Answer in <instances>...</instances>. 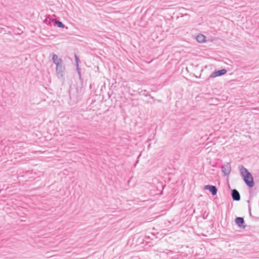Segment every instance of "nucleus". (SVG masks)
I'll return each instance as SVG.
<instances>
[{
  "label": "nucleus",
  "instance_id": "11",
  "mask_svg": "<svg viewBox=\"0 0 259 259\" xmlns=\"http://www.w3.org/2000/svg\"><path fill=\"white\" fill-rule=\"evenodd\" d=\"M140 94L142 95L145 97H149L153 100V102H150V104H153L154 103L155 100V98L153 96H152L150 94H149L148 93H147L146 90L141 91Z\"/></svg>",
  "mask_w": 259,
  "mask_h": 259
},
{
  "label": "nucleus",
  "instance_id": "5",
  "mask_svg": "<svg viewBox=\"0 0 259 259\" xmlns=\"http://www.w3.org/2000/svg\"><path fill=\"white\" fill-rule=\"evenodd\" d=\"M227 71L225 69L214 70L210 75L209 77L214 78L218 76H221L227 73Z\"/></svg>",
  "mask_w": 259,
  "mask_h": 259
},
{
  "label": "nucleus",
  "instance_id": "7",
  "mask_svg": "<svg viewBox=\"0 0 259 259\" xmlns=\"http://www.w3.org/2000/svg\"><path fill=\"white\" fill-rule=\"evenodd\" d=\"M231 195L233 201H239L240 200V195L237 190L235 189L231 190Z\"/></svg>",
  "mask_w": 259,
  "mask_h": 259
},
{
  "label": "nucleus",
  "instance_id": "1",
  "mask_svg": "<svg viewBox=\"0 0 259 259\" xmlns=\"http://www.w3.org/2000/svg\"><path fill=\"white\" fill-rule=\"evenodd\" d=\"M52 60L54 64L56 65V73L59 79L64 78L65 74V67L63 61L61 58H58V56L53 54Z\"/></svg>",
  "mask_w": 259,
  "mask_h": 259
},
{
  "label": "nucleus",
  "instance_id": "12",
  "mask_svg": "<svg viewBox=\"0 0 259 259\" xmlns=\"http://www.w3.org/2000/svg\"><path fill=\"white\" fill-rule=\"evenodd\" d=\"M75 61L76 62V65H79V62H80V60H79V57L76 55H75Z\"/></svg>",
  "mask_w": 259,
  "mask_h": 259
},
{
  "label": "nucleus",
  "instance_id": "14",
  "mask_svg": "<svg viewBox=\"0 0 259 259\" xmlns=\"http://www.w3.org/2000/svg\"><path fill=\"white\" fill-rule=\"evenodd\" d=\"M77 72H81V69L79 67V65H76Z\"/></svg>",
  "mask_w": 259,
  "mask_h": 259
},
{
  "label": "nucleus",
  "instance_id": "6",
  "mask_svg": "<svg viewBox=\"0 0 259 259\" xmlns=\"http://www.w3.org/2000/svg\"><path fill=\"white\" fill-rule=\"evenodd\" d=\"M235 224L237 226L241 229H245L246 226L244 225V220L242 217H236L234 221Z\"/></svg>",
  "mask_w": 259,
  "mask_h": 259
},
{
  "label": "nucleus",
  "instance_id": "4",
  "mask_svg": "<svg viewBox=\"0 0 259 259\" xmlns=\"http://www.w3.org/2000/svg\"><path fill=\"white\" fill-rule=\"evenodd\" d=\"M221 168L224 176H228L231 172V168L230 163L229 162H227L226 164L223 165L221 166Z\"/></svg>",
  "mask_w": 259,
  "mask_h": 259
},
{
  "label": "nucleus",
  "instance_id": "17",
  "mask_svg": "<svg viewBox=\"0 0 259 259\" xmlns=\"http://www.w3.org/2000/svg\"><path fill=\"white\" fill-rule=\"evenodd\" d=\"M247 202L249 203L250 202L249 200H248Z\"/></svg>",
  "mask_w": 259,
  "mask_h": 259
},
{
  "label": "nucleus",
  "instance_id": "10",
  "mask_svg": "<svg viewBox=\"0 0 259 259\" xmlns=\"http://www.w3.org/2000/svg\"><path fill=\"white\" fill-rule=\"evenodd\" d=\"M196 40L200 43H203L206 41V37L202 34H199L196 37Z\"/></svg>",
  "mask_w": 259,
  "mask_h": 259
},
{
  "label": "nucleus",
  "instance_id": "9",
  "mask_svg": "<svg viewBox=\"0 0 259 259\" xmlns=\"http://www.w3.org/2000/svg\"><path fill=\"white\" fill-rule=\"evenodd\" d=\"M204 189L209 190V191L211 193V194L213 196H214V195H217V194L218 189H217L216 186H215L209 185H205L204 186Z\"/></svg>",
  "mask_w": 259,
  "mask_h": 259
},
{
  "label": "nucleus",
  "instance_id": "15",
  "mask_svg": "<svg viewBox=\"0 0 259 259\" xmlns=\"http://www.w3.org/2000/svg\"><path fill=\"white\" fill-rule=\"evenodd\" d=\"M248 210L249 212L250 216H251V206L250 205H248Z\"/></svg>",
  "mask_w": 259,
  "mask_h": 259
},
{
  "label": "nucleus",
  "instance_id": "2",
  "mask_svg": "<svg viewBox=\"0 0 259 259\" xmlns=\"http://www.w3.org/2000/svg\"><path fill=\"white\" fill-rule=\"evenodd\" d=\"M238 168L240 175L246 186L250 188L253 187L254 182L252 174L243 165H239Z\"/></svg>",
  "mask_w": 259,
  "mask_h": 259
},
{
  "label": "nucleus",
  "instance_id": "16",
  "mask_svg": "<svg viewBox=\"0 0 259 259\" xmlns=\"http://www.w3.org/2000/svg\"><path fill=\"white\" fill-rule=\"evenodd\" d=\"M150 102H153V101H151V102H147V103H150Z\"/></svg>",
  "mask_w": 259,
  "mask_h": 259
},
{
  "label": "nucleus",
  "instance_id": "13",
  "mask_svg": "<svg viewBox=\"0 0 259 259\" xmlns=\"http://www.w3.org/2000/svg\"><path fill=\"white\" fill-rule=\"evenodd\" d=\"M77 74L78 75V77H79V80L82 81V77H81V72H77Z\"/></svg>",
  "mask_w": 259,
  "mask_h": 259
},
{
  "label": "nucleus",
  "instance_id": "3",
  "mask_svg": "<svg viewBox=\"0 0 259 259\" xmlns=\"http://www.w3.org/2000/svg\"><path fill=\"white\" fill-rule=\"evenodd\" d=\"M84 93V89L82 87H76L75 89L70 88L69 94L71 100L77 102L80 100Z\"/></svg>",
  "mask_w": 259,
  "mask_h": 259
},
{
  "label": "nucleus",
  "instance_id": "8",
  "mask_svg": "<svg viewBox=\"0 0 259 259\" xmlns=\"http://www.w3.org/2000/svg\"><path fill=\"white\" fill-rule=\"evenodd\" d=\"M49 24L51 26H57L59 28H64L65 25L60 21L50 19Z\"/></svg>",
  "mask_w": 259,
  "mask_h": 259
}]
</instances>
